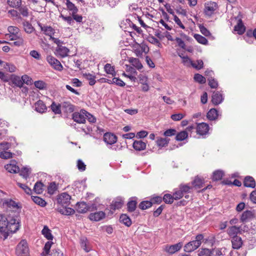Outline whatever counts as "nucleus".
<instances>
[{
	"label": "nucleus",
	"instance_id": "obj_1",
	"mask_svg": "<svg viewBox=\"0 0 256 256\" xmlns=\"http://www.w3.org/2000/svg\"><path fill=\"white\" fill-rule=\"evenodd\" d=\"M17 216L0 214V228H7V230L12 232H16L18 230L20 222Z\"/></svg>",
	"mask_w": 256,
	"mask_h": 256
},
{
	"label": "nucleus",
	"instance_id": "obj_2",
	"mask_svg": "<svg viewBox=\"0 0 256 256\" xmlns=\"http://www.w3.org/2000/svg\"><path fill=\"white\" fill-rule=\"evenodd\" d=\"M204 240V242H207L208 239H204V236L202 234H198L195 237V239L186 244L184 250L186 252H190L196 250L200 247L202 240Z\"/></svg>",
	"mask_w": 256,
	"mask_h": 256
},
{
	"label": "nucleus",
	"instance_id": "obj_3",
	"mask_svg": "<svg viewBox=\"0 0 256 256\" xmlns=\"http://www.w3.org/2000/svg\"><path fill=\"white\" fill-rule=\"evenodd\" d=\"M18 256H30L28 243L25 240H22L17 245L16 250Z\"/></svg>",
	"mask_w": 256,
	"mask_h": 256
},
{
	"label": "nucleus",
	"instance_id": "obj_4",
	"mask_svg": "<svg viewBox=\"0 0 256 256\" xmlns=\"http://www.w3.org/2000/svg\"><path fill=\"white\" fill-rule=\"evenodd\" d=\"M87 111L81 110L80 112H76L72 114V119L77 123L84 124L86 121Z\"/></svg>",
	"mask_w": 256,
	"mask_h": 256
},
{
	"label": "nucleus",
	"instance_id": "obj_5",
	"mask_svg": "<svg viewBox=\"0 0 256 256\" xmlns=\"http://www.w3.org/2000/svg\"><path fill=\"white\" fill-rule=\"evenodd\" d=\"M71 196L66 192L60 194L56 199L57 203L61 206H68L70 204Z\"/></svg>",
	"mask_w": 256,
	"mask_h": 256
},
{
	"label": "nucleus",
	"instance_id": "obj_6",
	"mask_svg": "<svg viewBox=\"0 0 256 256\" xmlns=\"http://www.w3.org/2000/svg\"><path fill=\"white\" fill-rule=\"evenodd\" d=\"M218 4L214 2H208L205 3L204 13L206 16H211L217 9Z\"/></svg>",
	"mask_w": 256,
	"mask_h": 256
},
{
	"label": "nucleus",
	"instance_id": "obj_7",
	"mask_svg": "<svg viewBox=\"0 0 256 256\" xmlns=\"http://www.w3.org/2000/svg\"><path fill=\"white\" fill-rule=\"evenodd\" d=\"M103 140L107 144L112 145L117 142L118 138L114 134L107 132L104 134Z\"/></svg>",
	"mask_w": 256,
	"mask_h": 256
},
{
	"label": "nucleus",
	"instance_id": "obj_8",
	"mask_svg": "<svg viewBox=\"0 0 256 256\" xmlns=\"http://www.w3.org/2000/svg\"><path fill=\"white\" fill-rule=\"evenodd\" d=\"M183 244L182 242H179L173 245H167L166 246L165 250L170 254H174L178 252L182 247Z\"/></svg>",
	"mask_w": 256,
	"mask_h": 256
},
{
	"label": "nucleus",
	"instance_id": "obj_9",
	"mask_svg": "<svg viewBox=\"0 0 256 256\" xmlns=\"http://www.w3.org/2000/svg\"><path fill=\"white\" fill-rule=\"evenodd\" d=\"M224 99L222 94L218 91H215L212 94L211 102L214 106H217L221 104Z\"/></svg>",
	"mask_w": 256,
	"mask_h": 256
},
{
	"label": "nucleus",
	"instance_id": "obj_10",
	"mask_svg": "<svg viewBox=\"0 0 256 256\" xmlns=\"http://www.w3.org/2000/svg\"><path fill=\"white\" fill-rule=\"evenodd\" d=\"M209 130V126L205 122L198 124L196 126V132L198 134L204 136L208 134Z\"/></svg>",
	"mask_w": 256,
	"mask_h": 256
},
{
	"label": "nucleus",
	"instance_id": "obj_11",
	"mask_svg": "<svg viewBox=\"0 0 256 256\" xmlns=\"http://www.w3.org/2000/svg\"><path fill=\"white\" fill-rule=\"evenodd\" d=\"M255 217L254 211L246 210L243 212L240 216V222L244 223L253 219Z\"/></svg>",
	"mask_w": 256,
	"mask_h": 256
},
{
	"label": "nucleus",
	"instance_id": "obj_12",
	"mask_svg": "<svg viewBox=\"0 0 256 256\" xmlns=\"http://www.w3.org/2000/svg\"><path fill=\"white\" fill-rule=\"evenodd\" d=\"M138 198L136 196L132 197L129 199L128 202L127 203V211L129 212H134L138 204Z\"/></svg>",
	"mask_w": 256,
	"mask_h": 256
},
{
	"label": "nucleus",
	"instance_id": "obj_13",
	"mask_svg": "<svg viewBox=\"0 0 256 256\" xmlns=\"http://www.w3.org/2000/svg\"><path fill=\"white\" fill-rule=\"evenodd\" d=\"M60 106L64 112L72 113L74 110V106L70 102H62Z\"/></svg>",
	"mask_w": 256,
	"mask_h": 256
},
{
	"label": "nucleus",
	"instance_id": "obj_14",
	"mask_svg": "<svg viewBox=\"0 0 256 256\" xmlns=\"http://www.w3.org/2000/svg\"><path fill=\"white\" fill-rule=\"evenodd\" d=\"M124 204V200L122 198H117L114 200H113L110 206V210H116L120 208Z\"/></svg>",
	"mask_w": 256,
	"mask_h": 256
},
{
	"label": "nucleus",
	"instance_id": "obj_15",
	"mask_svg": "<svg viewBox=\"0 0 256 256\" xmlns=\"http://www.w3.org/2000/svg\"><path fill=\"white\" fill-rule=\"evenodd\" d=\"M106 214L102 211L91 213L89 215V218L92 221L98 222L105 218Z\"/></svg>",
	"mask_w": 256,
	"mask_h": 256
},
{
	"label": "nucleus",
	"instance_id": "obj_16",
	"mask_svg": "<svg viewBox=\"0 0 256 256\" xmlns=\"http://www.w3.org/2000/svg\"><path fill=\"white\" fill-rule=\"evenodd\" d=\"M244 186L246 188H254L256 186V182L253 177L248 176L244 178Z\"/></svg>",
	"mask_w": 256,
	"mask_h": 256
},
{
	"label": "nucleus",
	"instance_id": "obj_17",
	"mask_svg": "<svg viewBox=\"0 0 256 256\" xmlns=\"http://www.w3.org/2000/svg\"><path fill=\"white\" fill-rule=\"evenodd\" d=\"M146 143L142 140H136L132 144L133 148L136 151H141L146 149Z\"/></svg>",
	"mask_w": 256,
	"mask_h": 256
},
{
	"label": "nucleus",
	"instance_id": "obj_18",
	"mask_svg": "<svg viewBox=\"0 0 256 256\" xmlns=\"http://www.w3.org/2000/svg\"><path fill=\"white\" fill-rule=\"evenodd\" d=\"M15 160H12L10 164L5 166L6 169L10 173H17L20 171L19 167L16 165Z\"/></svg>",
	"mask_w": 256,
	"mask_h": 256
},
{
	"label": "nucleus",
	"instance_id": "obj_19",
	"mask_svg": "<svg viewBox=\"0 0 256 256\" xmlns=\"http://www.w3.org/2000/svg\"><path fill=\"white\" fill-rule=\"evenodd\" d=\"M204 184V180L198 176L195 177L194 180L191 182V185L193 187V189L200 188L203 186Z\"/></svg>",
	"mask_w": 256,
	"mask_h": 256
},
{
	"label": "nucleus",
	"instance_id": "obj_20",
	"mask_svg": "<svg viewBox=\"0 0 256 256\" xmlns=\"http://www.w3.org/2000/svg\"><path fill=\"white\" fill-rule=\"evenodd\" d=\"M58 211L62 214L66 216H69L73 214L75 211L74 210L68 206H64L62 207H58Z\"/></svg>",
	"mask_w": 256,
	"mask_h": 256
},
{
	"label": "nucleus",
	"instance_id": "obj_21",
	"mask_svg": "<svg viewBox=\"0 0 256 256\" xmlns=\"http://www.w3.org/2000/svg\"><path fill=\"white\" fill-rule=\"evenodd\" d=\"M234 30L239 35L242 34L246 31V26L244 24L241 18L238 20V24L234 27Z\"/></svg>",
	"mask_w": 256,
	"mask_h": 256
},
{
	"label": "nucleus",
	"instance_id": "obj_22",
	"mask_svg": "<svg viewBox=\"0 0 256 256\" xmlns=\"http://www.w3.org/2000/svg\"><path fill=\"white\" fill-rule=\"evenodd\" d=\"M76 210L79 213L84 214L88 210V204L84 202H78L76 204Z\"/></svg>",
	"mask_w": 256,
	"mask_h": 256
},
{
	"label": "nucleus",
	"instance_id": "obj_23",
	"mask_svg": "<svg viewBox=\"0 0 256 256\" xmlns=\"http://www.w3.org/2000/svg\"><path fill=\"white\" fill-rule=\"evenodd\" d=\"M232 248L234 249H239L242 244V241L240 236H234L232 238Z\"/></svg>",
	"mask_w": 256,
	"mask_h": 256
},
{
	"label": "nucleus",
	"instance_id": "obj_24",
	"mask_svg": "<svg viewBox=\"0 0 256 256\" xmlns=\"http://www.w3.org/2000/svg\"><path fill=\"white\" fill-rule=\"evenodd\" d=\"M47 108L42 100H38L35 103V110L40 112L43 113L46 111Z\"/></svg>",
	"mask_w": 256,
	"mask_h": 256
},
{
	"label": "nucleus",
	"instance_id": "obj_25",
	"mask_svg": "<svg viewBox=\"0 0 256 256\" xmlns=\"http://www.w3.org/2000/svg\"><path fill=\"white\" fill-rule=\"evenodd\" d=\"M119 220L120 222L128 227H130L132 224L131 219L126 214H122L120 216Z\"/></svg>",
	"mask_w": 256,
	"mask_h": 256
},
{
	"label": "nucleus",
	"instance_id": "obj_26",
	"mask_svg": "<svg viewBox=\"0 0 256 256\" xmlns=\"http://www.w3.org/2000/svg\"><path fill=\"white\" fill-rule=\"evenodd\" d=\"M10 80L12 84L16 86L19 88L22 87L23 82L22 80V78L14 74H12Z\"/></svg>",
	"mask_w": 256,
	"mask_h": 256
},
{
	"label": "nucleus",
	"instance_id": "obj_27",
	"mask_svg": "<svg viewBox=\"0 0 256 256\" xmlns=\"http://www.w3.org/2000/svg\"><path fill=\"white\" fill-rule=\"evenodd\" d=\"M179 189L180 190L181 192L184 196V194H188L192 192L193 190V187L190 184H180L179 186Z\"/></svg>",
	"mask_w": 256,
	"mask_h": 256
},
{
	"label": "nucleus",
	"instance_id": "obj_28",
	"mask_svg": "<svg viewBox=\"0 0 256 256\" xmlns=\"http://www.w3.org/2000/svg\"><path fill=\"white\" fill-rule=\"evenodd\" d=\"M218 116V110L214 108H211L206 114V117L210 120H216Z\"/></svg>",
	"mask_w": 256,
	"mask_h": 256
},
{
	"label": "nucleus",
	"instance_id": "obj_29",
	"mask_svg": "<svg viewBox=\"0 0 256 256\" xmlns=\"http://www.w3.org/2000/svg\"><path fill=\"white\" fill-rule=\"evenodd\" d=\"M42 234L48 240H52L54 238L50 230L49 229L47 226H44L42 230Z\"/></svg>",
	"mask_w": 256,
	"mask_h": 256
},
{
	"label": "nucleus",
	"instance_id": "obj_30",
	"mask_svg": "<svg viewBox=\"0 0 256 256\" xmlns=\"http://www.w3.org/2000/svg\"><path fill=\"white\" fill-rule=\"evenodd\" d=\"M56 51L58 54L62 58L66 56L70 52L68 48L62 46H60L59 47H56Z\"/></svg>",
	"mask_w": 256,
	"mask_h": 256
},
{
	"label": "nucleus",
	"instance_id": "obj_31",
	"mask_svg": "<svg viewBox=\"0 0 256 256\" xmlns=\"http://www.w3.org/2000/svg\"><path fill=\"white\" fill-rule=\"evenodd\" d=\"M66 5L68 10L71 12L72 14H77L78 8L70 0H66Z\"/></svg>",
	"mask_w": 256,
	"mask_h": 256
},
{
	"label": "nucleus",
	"instance_id": "obj_32",
	"mask_svg": "<svg viewBox=\"0 0 256 256\" xmlns=\"http://www.w3.org/2000/svg\"><path fill=\"white\" fill-rule=\"evenodd\" d=\"M170 140V138H158L156 142L159 147L162 148L166 146L169 143Z\"/></svg>",
	"mask_w": 256,
	"mask_h": 256
},
{
	"label": "nucleus",
	"instance_id": "obj_33",
	"mask_svg": "<svg viewBox=\"0 0 256 256\" xmlns=\"http://www.w3.org/2000/svg\"><path fill=\"white\" fill-rule=\"evenodd\" d=\"M16 8L18 10L19 15L21 14L24 17H28L29 16L28 9L26 6L21 4Z\"/></svg>",
	"mask_w": 256,
	"mask_h": 256
},
{
	"label": "nucleus",
	"instance_id": "obj_34",
	"mask_svg": "<svg viewBox=\"0 0 256 256\" xmlns=\"http://www.w3.org/2000/svg\"><path fill=\"white\" fill-rule=\"evenodd\" d=\"M224 176V172L222 170H216L213 172L212 180L214 181H218L222 180Z\"/></svg>",
	"mask_w": 256,
	"mask_h": 256
},
{
	"label": "nucleus",
	"instance_id": "obj_35",
	"mask_svg": "<svg viewBox=\"0 0 256 256\" xmlns=\"http://www.w3.org/2000/svg\"><path fill=\"white\" fill-rule=\"evenodd\" d=\"M53 244V242L50 241L47 242L43 248V252L42 253V256H47L48 254L49 255V253H50V249L51 248L52 245Z\"/></svg>",
	"mask_w": 256,
	"mask_h": 256
},
{
	"label": "nucleus",
	"instance_id": "obj_36",
	"mask_svg": "<svg viewBox=\"0 0 256 256\" xmlns=\"http://www.w3.org/2000/svg\"><path fill=\"white\" fill-rule=\"evenodd\" d=\"M38 25L40 26L41 30L44 32L46 35L49 36L51 37L52 35L54 34V30L51 26H42L40 24H39Z\"/></svg>",
	"mask_w": 256,
	"mask_h": 256
},
{
	"label": "nucleus",
	"instance_id": "obj_37",
	"mask_svg": "<svg viewBox=\"0 0 256 256\" xmlns=\"http://www.w3.org/2000/svg\"><path fill=\"white\" fill-rule=\"evenodd\" d=\"M152 206V202L150 200H144L140 202L138 205V208L142 210H146Z\"/></svg>",
	"mask_w": 256,
	"mask_h": 256
},
{
	"label": "nucleus",
	"instance_id": "obj_38",
	"mask_svg": "<svg viewBox=\"0 0 256 256\" xmlns=\"http://www.w3.org/2000/svg\"><path fill=\"white\" fill-rule=\"evenodd\" d=\"M32 198L34 202L42 207H44L46 205V202L39 196H32Z\"/></svg>",
	"mask_w": 256,
	"mask_h": 256
},
{
	"label": "nucleus",
	"instance_id": "obj_39",
	"mask_svg": "<svg viewBox=\"0 0 256 256\" xmlns=\"http://www.w3.org/2000/svg\"><path fill=\"white\" fill-rule=\"evenodd\" d=\"M61 103L57 104L54 102H53L50 106L52 110L56 114H60L62 112Z\"/></svg>",
	"mask_w": 256,
	"mask_h": 256
},
{
	"label": "nucleus",
	"instance_id": "obj_40",
	"mask_svg": "<svg viewBox=\"0 0 256 256\" xmlns=\"http://www.w3.org/2000/svg\"><path fill=\"white\" fill-rule=\"evenodd\" d=\"M176 140L178 141H182L186 139L188 136V134L186 130H183L178 134L176 133Z\"/></svg>",
	"mask_w": 256,
	"mask_h": 256
},
{
	"label": "nucleus",
	"instance_id": "obj_41",
	"mask_svg": "<svg viewBox=\"0 0 256 256\" xmlns=\"http://www.w3.org/2000/svg\"><path fill=\"white\" fill-rule=\"evenodd\" d=\"M22 24H23L24 31L26 33L31 34L34 32V28L32 26V24L28 22L24 21L23 22Z\"/></svg>",
	"mask_w": 256,
	"mask_h": 256
},
{
	"label": "nucleus",
	"instance_id": "obj_42",
	"mask_svg": "<svg viewBox=\"0 0 256 256\" xmlns=\"http://www.w3.org/2000/svg\"><path fill=\"white\" fill-rule=\"evenodd\" d=\"M194 38L197 40L200 44L206 45L208 44V40L204 36L199 34H194Z\"/></svg>",
	"mask_w": 256,
	"mask_h": 256
},
{
	"label": "nucleus",
	"instance_id": "obj_43",
	"mask_svg": "<svg viewBox=\"0 0 256 256\" xmlns=\"http://www.w3.org/2000/svg\"><path fill=\"white\" fill-rule=\"evenodd\" d=\"M44 184L40 182H37L34 186V190L38 194H40L43 192Z\"/></svg>",
	"mask_w": 256,
	"mask_h": 256
},
{
	"label": "nucleus",
	"instance_id": "obj_44",
	"mask_svg": "<svg viewBox=\"0 0 256 256\" xmlns=\"http://www.w3.org/2000/svg\"><path fill=\"white\" fill-rule=\"evenodd\" d=\"M8 4L11 8H17L21 6L22 0H7Z\"/></svg>",
	"mask_w": 256,
	"mask_h": 256
},
{
	"label": "nucleus",
	"instance_id": "obj_45",
	"mask_svg": "<svg viewBox=\"0 0 256 256\" xmlns=\"http://www.w3.org/2000/svg\"><path fill=\"white\" fill-rule=\"evenodd\" d=\"M108 82L109 84H115L120 86H124L126 84L120 78L114 77L112 80H108Z\"/></svg>",
	"mask_w": 256,
	"mask_h": 256
},
{
	"label": "nucleus",
	"instance_id": "obj_46",
	"mask_svg": "<svg viewBox=\"0 0 256 256\" xmlns=\"http://www.w3.org/2000/svg\"><path fill=\"white\" fill-rule=\"evenodd\" d=\"M214 250H210L208 248H203L199 254L200 256H214Z\"/></svg>",
	"mask_w": 256,
	"mask_h": 256
},
{
	"label": "nucleus",
	"instance_id": "obj_47",
	"mask_svg": "<svg viewBox=\"0 0 256 256\" xmlns=\"http://www.w3.org/2000/svg\"><path fill=\"white\" fill-rule=\"evenodd\" d=\"M238 233V230L236 226H232L228 230V234L232 238L234 236H237Z\"/></svg>",
	"mask_w": 256,
	"mask_h": 256
},
{
	"label": "nucleus",
	"instance_id": "obj_48",
	"mask_svg": "<svg viewBox=\"0 0 256 256\" xmlns=\"http://www.w3.org/2000/svg\"><path fill=\"white\" fill-rule=\"evenodd\" d=\"M104 70L108 74H112V76H114L116 75V73L114 70V66H112L110 64H106L104 66Z\"/></svg>",
	"mask_w": 256,
	"mask_h": 256
},
{
	"label": "nucleus",
	"instance_id": "obj_49",
	"mask_svg": "<svg viewBox=\"0 0 256 256\" xmlns=\"http://www.w3.org/2000/svg\"><path fill=\"white\" fill-rule=\"evenodd\" d=\"M130 62L132 63V65L138 70L142 69L143 67L140 60L138 58H132L130 60Z\"/></svg>",
	"mask_w": 256,
	"mask_h": 256
},
{
	"label": "nucleus",
	"instance_id": "obj_50",
	"mask_svg": "<svg viewBox=\"0 0 256 256\" xmlns=\"http://www.w3.org/2000/svg\"><path fill=\"white\" fill-rule=\"evenodd\" d=\"M192 66L196 70H200L204 66V62L202 60H196V62H191Z\"/></svg>",
	"mask_w": 256,
	"mask_h": 256
},
{
	"label": "nucleus",
	"instance_id": "obj_51",
	"mask_svg": "<svg viewBox=\"0 0 256 256\" xmlns=\"http://www.w3.org/2000/svg\"><path fill=\"white\" fill-rule=\"evenodd\" d=\"M162 200L166 204H172L174 202V200H175L173 196L169 194H164Z\"/></svg>",
	"mask_w": 256,
	"mask_h": 256
},
{
	"label": "nucleus",
	"instance_id": "obj_52",
	"mask_svg": "<svg viewBox=\"0 0 256 256\" xmlns=\"http://www.w3.org/2000/svg\"><path fill=\"white\" fill-rule=\"evenodd\" d=\"M84 76L87 80H89V84L90 86H94L96 84L95 76L90 74H84Z\"/></svg>",
	"mask_w": 256,
	"mask_h": 256
},
{
	"label": "nucleus",
	"instance_id": "obj_53",
	"mask_svg": "<svg viewBox=\"0 0 256 256\" xmlns=\"http://www.w3.org/2000/svg\"><path fill=\"white\" fill-rule=\"evenodd\" d=\"M194 80L200 84H204L206 82V78L202 74H196L194 75Z\"/></svg>",
	"mask_w": 256,
	"mask_h": 256
},
{
	"label": "nucleus",
	"instance_id": "obj_54",
	"mask_svg": "<svg viewBox=\"0 0 256 256\" xmlns=\"http://www.w3.org/2000/svg\"><path fill=\"white\" fill-rule=\"evenodd\" d=\"M34 86L40 90H45L47 88V84L42 80H37L34 82Z\"/></svg>",
	"mask_w": 256,
	"mask_h": 256
},
{
	"label": "nucleus",
	"instance_id": "obj_55",
	"mask_svg": "<svg viewBox=\"0 0 256 256\" xmlns=\"http://www.w3.org/2000/svg\"><path fill=\"white\" fill-rule=\"evenodd\" d=\"M209 86L212 88H216L218 86V82L214 78V77L208 78Z\"/></svg>",
	"mask_w": 256,
	"mask_h": 256
},
{
	"label": "nucleus",
	"instance_id": "obj_56",
	"mask_svg": "<svg viewBox=\"0 0 256 256\" xmlns=\"http://www.w3.org/2000/svg\"><path fill=\"white\" fill-rule=\"evenodd\" d=\"M13 154H14L10 152L4 150L0 152V158L2 159L6 160L12 158Z\"/></svg>",
	"mask_w": 256,
	"mask_h": 256
},
{
	"label": "nucleus",
	"instance_id": "obj_57",
	"mask_svg": "<svg viewBox=\"0 0 256 256\" xmlns=\"http://www.w3.org/2000/svg\"><path fill=\"white\" fill-rule=\"evenodd\" d=\"M6 204L7 206L9 208H21L20 206H19L16 202L11 199L8 200L6 202Z\"/></svg>",
	"mask_w": 256,
	"mask_h": 256
},
{
	"label": "nucleus",
	"instance_id": "obj_58",
	"mask_svg": "<svg viewBox=\"0 0 256 256\" xmlns=\"http://www.w3.org/2000/svg\"><path fill=\"white\" fill-rule=\"evenodd\" d=\"M198 28L201 33L204 36H208L211 35L210 32L204 26L200 24Z\"/></svg>",
	"mask_w": 256,
	"mask_h": 256
},
{
	"label": "nucleus",
	"instance_id": "obj_59",
	"mask_svg": "<svg viewBox=\"0 0 256 256\" xmlns=\"http://www.w3.org/2000/svg\"><path fill=\"white\" fill-rule=\"evenodd\" d=\"M48 256H64L63 252L58 248L52 249Z\"/></svg>",
	"mask_w": 256,
	"mask_h": 256
},
{
	"label": "nucleus",
	"instance_id": "obj_60",
	"mask_svg": "<svg viewBox=\"0 0 256 256\" xmlns=\"http://www.w3.org/2000/svg\"><path fill=\"white\" fill-rule=\"evenodd\" d=\"M19 172H20V175L26 178L28 177L30 175V170L26 167L22 168L21 170H20Z\"/></svg>",
	"mask_w": 256,
	"mask_h": 256
},
{
	"label": "nucleus",
	"instance_id": "obj_61",
	"mask_svg": "<svg viewBox=\"0 0 256 256\" xmlns=\"http://www.w3.org/2000/svg\"><path fill=\"white\" fill-rule=\"evenodd\" d=\"M176 130L174 128H170L166 130L164 133V136L166 138L168 136H173L176 134Z\"/></svg>",
	"mask_w": 256,
	"mask_h": 256
},
{
	"label": "nucleus",
	"instance_id": "obj_62",
	"mask_svg": "<svg viewBox=\"0 0 256 256\" xmlns=\"http://www.w3.org/2000/svg\"><path fill=\"white\" fill-rule=\"evenodd\" d=\"M18 186L24 190L25 192L28 194H31L32 190L28 187L26 185L20 182L17 183Z\"/></svg>",
	"mask_w": 256,
	"mask_h": 256
},
{
	"label": "nucleus",
	"instance_id": "obj_63",
	"mask_svg": "<svg viewBox=\"0 0 256 256\" xmlns=\"http://www.w3.org/2000/svg\"><path fill=\"white\" fill-rule=\"evenodd\" d=\"M54 70L58 71H62L63 70V66L58 60H57V62H54V63L50 65Z\"/></svg>",
	"mask_w": 256,
	"mask_h": 256
},
{
	"label": "nucleus",
	"instance_id": "obj_64",
	"mask_svg": "<svg viewBox=\"0 0 256 256\" xmlns=\"http://www.w3.org/2000/svg\"><path fill=\"white\" fill-rule=\"evenodd\" d=\"M8 30L10 34H19V28L18 27L14 26H10L8 28Z\"/></svg>",
	"mask_w": 256,
	"mask_h": 256
}]
</instances>
